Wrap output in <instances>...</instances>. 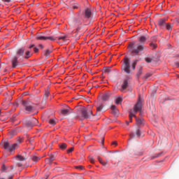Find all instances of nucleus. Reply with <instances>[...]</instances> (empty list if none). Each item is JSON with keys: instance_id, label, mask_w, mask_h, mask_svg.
Instances as JSON below:
<instances>
[{"instance_id": "nucleus-21", "label": "nucleus", "mask_w": 179, "mask_h": 179, "mask_svg": "<svg viewBox=\"0 0 179 179\" xmlns=\"http://www.w3.org/2000/svg\"><path fill=\"white\" fill-rule=\"evenodd\" d=\"M66 143H62L59 144V148L61 149V150H65L66 149Z\"/></svg>"}, {"instance_id": "nucleus-32", "label": "nucleus", "mask_w": 179, "mask_h": 179, "mask_svg": "<svg viewBox=\"0 0 179 179\" xmlns=\"http://www.w3.org/2000/svg\"><path fill=\"white\" fill-rule=\"evenodd\" d=\"M122 101V98L121 97H118L115 99V104H120V103H121Z\"/></svg>"}, {"instance_id": "nucleus-38", "label": "nucleus", "mask_w": 179, "mask_h": 179, "mask_svg": "<svg viewBox=\"0 0 179 179\" xmlns=\"http://www.w3.org/2000/svg\"><path fill=\"white\" fill-rule=\"evenodd\" d=\"M49 123L51 125H55V124H56L55 120L54 119H50V121H49Z\"/></svg>"}, {"instance_id": "nucleus-19", "label": "nucleus", "mask_w": 179, "mask_h": 179, "mask_svg": "<svg viewBox=\"0 0 179 179\" xmlns=\"http://www.w3.org/2000/svg\"><path fill=\"white\" fill-rule=\"evenodd\" d=\"M109 99H110V93H106L102 96V100H103V101H108Z\"/></svg>"}, {"instance_id": "nucleus-5", "label": "nucleus", "mask_w": 179, "mask_h": 179, "mask_svg": "<svg viewBox=\"0 0 179 179\" xmlns=\"http://www.w3.org/2000/svg\"><path fill=\"white\" fill-rule=\"evenodd\" d=\"M121 69L123 72L127 73V75L131 73V62L127 57H124L123 59V63L122 64Z\"/></svg>"}, {"instance_id": "nucleus-23", "label": "nucleus", "mask_w": 179, "mask_h": 179, "mask_svg": "<svg viewBox=\"0 0 179 179\" xmlns=\"http://www.w3.org/2000/svg\"><path fill=\"white\" fill-rule=\"evenodd\" d=\"M136 136H137V138H141V136H142V131H141V129H136Z\"/></svg>"}, {"instance_id": "nucleus-50", "label": "nucleus", "mask_w": 179, "mask_h": 179, "mask_svg": "<svg viewBox=\"0 0 179 179\" xmlns=\"http://www.w3.org/2000/svg\"><path fill=\"white\" fill-rule=\"evenodd\" d=\"M45 162H46V163H52V162H51V160L49 159V158H48V159H45Z\"/></svg>"}, {"instance_id": "nucleus-20", "label": "nucleus", "mask_w": 179, "mask_h": 179, "mask_svg": "<svg viewBox=\"0 0 179 179\" xmlns=\"http://www.w3.org/2000/svg\"><path fill=\"white\" fill-rule=\"evenodd\" d=\"M81 24H82V22H80V19H79V18L74 19V20H73L74 26H79Z\"/></svg>"}, {"instance_id": "nucleus-53", "label": "nucleus", "mask_w": 179, "mask_h": 179, "mask_svg": "<svg viewBox=\"0 0 179 179\" xmlns=\"http://www.w3.org/2000/svg\"><path fill=\"white\" fill-rule=\"evenodd\" d=\"M34 47H35V45H34V44L30 45H29V49H31V48H34Z\"/></svg>"}, {"instance_id": "nucleus-59", "label": "nucleus", "mask_w": 179, "mask_h": 179, "mask_svg": "<svg viewBox=\"0 0 179 179\" xmlns=\"http://www.w3.org/2000/svg\"><path fill=\"white\" fill-rule=\"evenodd\" d=\"M10 169H11V170H13V169H15V167L13 166H11Z\"/></svg>"}, {"instance_id": "nucleus-60", "label": "nucleus", "mask_w": 179, "mask_h": 179, "mask_svg": "<svg viewBox=\"0 0 179 179\" xmlns=\"http://www.w3.org/2000/svg\"><path fill=\"white\" fill-rule=\"evenodd\" d=\"M127 125H129V122H126Z\"/></svg>"}, {"instance_id": "nucleus-3", "label": "nucleus", "mask_w": 179, "mask_h": 179, "mask_svg": "<svg viewBox=\"0 0 179 179\" xmlns=\"http://www.w3.org/2000/svg\"><path fill=\"white\" fill-rule=\"evenodd\" d=\"M68 38L66 36H36V40H42L45 41L47 40H50V41H55V40H62L65 41Z\"/></svg>"}, {"instance_id": "nucleus-47", "label": "nucleus", "mask_w": 179, "mask_h": 179, "mask_svg": "<svg viewBox=\"0 0 179 179\" xmlns=\"http://www.w3.org/2000/svg\"><path fill=\"white\" fill-rule=\"evenodd\" d=\"M49 159L50 160V162H54V155H50Z\"/></svg>"}, {"instance_id": "nucleus-42", "label": "nucleus", "mask_w": 179, "mask_h": 179, "mask_svg": "<svg viewBox=\"0 0 179 179\" xmlns=\"http://www.w3.org/2000/svg\"><path fill=\"white\" fill-rule=\"evenodd\" d=\"M42 104H47V98H43V99Z\"/></svg>"}, {"instance_id": "nucleus-2", "label": "nucleus", "mask_w": 179, "mask_h": 179, "mask_svg": "<svg viewBox=\"0 0 179 179\" xmlns=\"http://www.w3.org/2000/svg\"><path fill=\"white\" fill-rule=\"evenodd\" d=\"M129 48H130L133 54H139L145 50V45L141 43H135V42H131L129 45Z\"/></svg>"}, {"instance_id": "nucleus-6", "label": "nucleus", "mask_w": 179, "mask_h": 179, "mask_svg": "<svg viewBox=\"0 0 179 179\" xmlns=\"http://www.w3.org/2000/svg\"><path fill=\"white\" fill-rule=\"evenodd\" d=\"M80 111L83 120H87V118H90L93 115V112L87 109V108H80Z\"/></svg>"}, {"instance_id": "nucleus-63", "label": "nucleus", "mask_w": 179, "mask_h": 179, "mask_svg": "<svg viewBox=\"0 0 179 179\" xmlns=\"http://www.w3.org/2000/svg\"><path fill=\"white\" fill-rule=\"evenodd\" d=\"M0 115H1V109H0Z\"/></svg>"}, {"instance_id": "nucleus-61", "label": "nucleus", "mask_w": 179, "mask_h": 179, "mask_svg": "<svg viewBox=\"0 0 179 179\" xmlns=\"http://www.w3.org/2000/svg\"><path fill=\"white\" fill-rule=\"evenodd\" d=\"M0 179H5V178H3V177H0Z\"/></svg>"}, {"instance_id": "nucleus-13", "label": "nucleus", "mask_w": 179, "mask_h": 179, "mask_svg": "<svg viewBox=\"0 0 179 179\" xmlns=\"http://www.w3.org/2000/svg\"><path fill=\"white\" fill-rule=\"evenodd\" d=\"M31 55H33V52H31V50H26L24 55V59H29V58H30Z\"/></svg>"}, {"instance_id": "nucleus-49", "label": "nucleus", "mask_w": 179, "mask_h": 179, "mask_svg": "<svg viewBox=\"0 0 179 179\" xmlns=\"http://www.w3.org/2000/svg\"><path fill=\"white\" fill-rule=\"evenodd\" d=\"M76 169H80V170H83V166H76Z\"/></svg>"}, {"instance_id": "nucleus-1", "label": "nucleus", "mask_w": 179, "mask_h": 179, "mask_svg": "<svg viewBox=\"0 0 179 179\" xmlns=\"http://www.w3.org/2000/svg\"><path fill=\"white\" fill-rule=\"evenodd\" d=\"M22 142H23V138L18 137L17 140V143L10 145V143L8 141H4L3 142V148L7 150H8V152H10V153H12V152H13V150H15V149H16V148H18L19 145L18 144L22 143Z\"/></svg>"}, {"instance_id": "nucleus-36", "label": "nucleus", "mask_w": 179, "mask_h": 179, "mask_svg": "<svg viewBox=\"0 0 179 179\" xmlns=\"http://www.w3.org/2000/svg\"><path fill=\"white\" fill-rule=\"evenodd\" d=\"M48 96H50V92L45 91L43 98L48 99Z\"/></svg>"}, {"instance_id": "nucleus-43", "label": "nucleus", "mask_w": 179, "mask_h": 179, "mask_svg": "<svg viewBox=\"0 0 179 179\" xmlns=\"http://www.w3.org/2000/svg\"><path fill=\"white\" fill-rule=\"evenodd\" d=\"M129 136H130V139H134V138H135V134L131 133L129 134Z\"/></svg>"}, {"instance_id": "nucleus-46", "label": "nucleus", "mask_w": 179, "mask_h": 179, "mask_svg": "<svg viewBox=\"0 0 179 179\" xmlns=\"http://www.w3.org/2000/svg\"><path fill=\"white\" fill-rule=\"evenodd\" d=\"M89 160L90 162V163H92V164L94 163V159L93 157H90Z\"/></svg>"}, {"instance_id": "nucleus-28", "label": "nucleus", "mask_w": 179, "mask_h": 179, "mask_svg": "<svg viewBox=\"0 0 179 179\" xmlns=\"http://www.w3.org/2000/svg\"><path fill=\"white\" fill-rule=\"evenodd\" d=\"M136 64H138V60H135L131 64L133 71H135V68H136Z\"/></svg>"}, {"instance_id": "nucleus-22", "label": "nucleus", "mask_w": 179, "mask_h": 179, "mask_svg": "<svg viewBox=\"0 0 179 179\" xmlns=\"http://www.w3.org/2000/svg\"><path fill=\"white\" fill-rule=\"evenodd\" d=\"M146 40H148V37L143 36L138 38V41H140V43H145Z\"/></svg>"}, {"instance_id": "nucleus-56", "label": "nucleus", "mask_w": 179, "mask_h": 179, "mask_svg": "<svg viewBox=\"0 0 179 179\" xmlns=\"http://www.w3.org/2000/svg\"><path fill=\"white\" fill-rule=\"evenodd\" d=\"M39 47H40V48H41V49L44 48V45H43L42 44H39Z\"/></svg>"}, {"instance_id": "nucleus-9", "label": "nucleus", "mask_w": 179, "mask_h": 179, "mask_svg": "<svg viewBox=\"0 0 179 179\" xmlns=\"http://www.w3.org/2000/svg\"><path fill=\"white\" fill-rule=\"evenodd\" d=\"M19 57L13 56L11 59L12 68H16L19 65Z\"/></svg>"}, {"instance_id": "nucleus-54", "label": "nucleus", "mask_w": 179, "mask_h": 179, "mask_svg": "<svg viewBox=\"0 0 179 179\" xmlns=\"http://www.w3.org/2000/svg\"><path fill=\"white\" fill-rule=\"evenodd\" d=\"M112 145H114L115 146H117V141H113L112 143Z\"/></svg>"}, {"instance_id": "nucleus-55", "label": "nucleus", "mask_w": 179, "mask_h": 179, "mask_svg": "<svg viewBox=\"0 0 179 179\" xmlns=\"http://www.w3.org/2000/svg\"><path fill=\"white\" fill-rule=\"evenodd\" d=\"M8 179H13V176L10 175L8 178Z\"/></svg>"}, {"instance_id": "nucleus-41", "label": "nucleus", "mask_w": 179, "mask_h": 179, "mask_svg": "<svg viewBox=\"0 0 179 179\" xmlns=\"http://www.w3.org/2000/svg\"><path fill=\"white\" fill-rule=\"evenodd\" d=\"M6 170V166H5V164H2L1 172L3 173Z\"/></svg>"}, {"instance_id": "nucleus-10", "label": "nucleus", "mask_w": 179, "mask_h": 179, "mask_svg": "<svg viewBox=\"0 0 179 179\" xmlns=\"http://www.w3.org/2000/svg\"><path fill=\"white\" fill-rule=\"evenodd\" d=\"M28 157H27V155L18 154L15 157H14V159H15V160H17V162H24L27 160Z\"/></svg>"}, {"instance_id": "nucleus-8", "label": "nucleus", "mask_w": 179, "mask_h": 179, "mask_svg": "<svg viewBox=\"0 0 179 179\" xmlns=\"http://www.w3.org/2000/svg\"><path fill=\"white\" fill-rule=\"evenodd\" d=\"M38 124V120L34 117L26 122V125L27 128H29L30 129H31L33 127H36V125H37Z\"/></svg>"}, {"instance_id": "nucleus-44", "label": "nucleus", "mask_w": 179, "mask_h": 179, "mask_svg": "<svg viewBox=\"0 0 179 179\" xmlns=\"http://www.w3.org/2000/svg\"><path fill=\"white\" fill-rule=\"evenodd\" d=\"M73 148H71L69 150H67V153H71V152H73Z\"/></svg>"}, {"instance_id": "nucleus-16", "label": "nucleus", "mask_w": 179, "mask_h": 179, "mask_svg": "<svg viewBox=\"0 0 179 179\" xmlns=\"http://www.w3.org/2000/svg\"><path fill=\"white\" fill-rule=\"evenodd\" d=\"M142 71H143L142 66L138 67V71L136 75V77L137 79H139V78H141V75H142Z\"/></svg>"}, {"instance_id": "nucleus-37", "label": "nucleus", "mask_w": 179, "mask_h": 179, "mask_svg": "<svg viewBox=\"0 0 179 179\" xmlns=\"http://www.w3.org/2000/svg\"><path fill=\"white\" fill-rule=\"evenodd\" d=\"M103 71L106 73H110V72H111V70L110 69V67L105 68Z\"/></svg>"}, {"instance_id": "nucleus-33", "label": "nucleus", "mask_w": 179, "mask_h": 179, "mask_svg": "<svg viewBox=\"0 0 179 179\" xmlns=\"http://www.w3.org/2000/svg\"><path fill=\"white\" fill-rule=\"evenodd\" d=\"M73 9H78L79 8V4L78 3H75L72 4Z\"/></svg>"}, {"instance_id": "nucleus-40", "label": "nucleus", "mask_w": 179, "mask_h": 179, "mask_svg": "<svg viewBox=\"0 0 179 179\" xmlns=\"http://www.w3.org/2000/svg\"><path fill=\"white\" fill-rule=\"evenodd\" d=\"M29 142L30 145H33V142H34V138H31L27 140Z\"/></svg>"}, {"instance_id": "nucleus-17", "label": "nucleus", "mask_w": 179, "mask_h": 179, "mask_svg": "<svg viewBox=\"0 0 179 179\" xmlns=\"http://www.w3.org/2000/svg\"><path fill=\"white\" fill-rule=\"evenodd\" d=\"M103 104H100L99 106L96 107V113L94 115H100V112L101 111V110H103Z\"/></svg>"}, {"instance_id": "nucleus-51", "label": "nucleus", "mask_w": 179, "mask_h": 179, "mask_svg": "<svg viewBox=\"0 0 179 179\" xmlns=\"http://www.w3.org/2000/svg\"><path fill=\"white\" fill-rule=\"evenodd\" d=\"M10 134L11 135H16V131H11Z\"/></svg>"}, {"instance_id": "nucleus-30", "label": "nucleus", "mask_w": 179, "mask_h": 179, "mask_svg": "<svg viewBox=\"0 0 179 179\" xmlns=\"http://www.w3.org/2000/svg\"><path fill=\"white\" fill-rule=\"evenodd\" d=\"M98 160H99V163H101V164L102 166H107V162H104L103 161V159H101V158L98 157Z\"/></svg>"}, {"instance_id": "nucleus-31", "label": "nucleus", "mask_w": 179, "mask_h": 179, "mask_svg": "<svg viewBox=\"0 0 179 179\" xmlns=\"http://www.w3.org/2000/svg\"><path fill=\"white\" fill-rule=\"evenodd\" d=\"M165 27L166 28L167 30H173V25L170 24H166L165 25Z\"/></svg>"}, {"instance_id": "nucleus-34", "label": "nucleus", "mask_w": 179, "mask_h": 179, "mask_svg": "<svg viewBox=\"0 0 179 179\" xmlns=\"http://www.w3.org/2000/svg\"><path fill=\"white\" fill-rule=\"evenodd\" d=\"M145 61L147 62L148 64H150V62L153 61V59H152L151 57H145Z\"/></svg>"}, {"instance_id": "nucleus-7", "label": "nucleus", "mask_w": 179, "mask_h": 179, "mask_svg": "<svg viewBox=\"0 0 179 179\" xmlns=\"http://www.w3.org/2000/svg\"><path fill=\"white\" fill-rule=\"evenodd\" d=\"M33 103L29 101H22V106L25 110V111H28V113H31V111H34V107H33Z\"/></svg>"}, {"instance_id": "nucleus-58", "label": "nucleus", "mask_w": 179, "mask_h": 179, "mask_svg": "<svg viewBox=\"0 0 179 179\" xmlns=\"http://www.w3.org/2000/svg\"><path fill=\"white\" fill-rule=\"evenodd\" d=\"M176 22H177L178 23H179V17L176 18Z\"/></svg>"}, {"instance_id": "nucleus-4", "label": "nucleus", "mask_w": 179, "mask_h": 179, "mask_svg": "<svg viewBox=\"0 0 179 179\" xmlns=\"http://www.w3.org/2000/svg\"><path fill=\"white\" fill-rule=\"evenodd\" d=\"M141 110H142V100H141V97H139L138 102L134 107V113H130V114H129V122H132V117H134L135 118H136V116L135 115V114H136V113H138V111L141 112Z\"/></svg>"}, {"instance_id": "nucleus-27", "label": "nucleus", "mask_w": 179, "mask_h": 179, "mask_svg": "<svg viewBox=\"0 0 179 179\" xmlns=\"http://www.w3.org/2000/svg\"><path fill=\"white\" fill-rule=\"evenodd\" d=\"M112 111H114L115 114H118V109H117V107L115 106H111Z\"/></svg>"}, {"instance_id": "nucleus-57", "label": "nucleus", "mask_w": 179, "mask_h": 179, "mask_svg": "<svg viewBox=\"0 0 179 179\" xmlns=\"http://www.w3.org/2000/svg\"><path fill=\"white\" fill-rule=\"evenodd\" d=\"M101 143H102V145H104V138H102V139H101Z\"/></svg>"}, {"instance_id": "nucleus-11", "label": "nucleus", "mask_w": 179, "mask_h": 179, "mask_svg": "<svg viewBox=\"0 0 179 179\" xmlns=\"http://www.w3.org/2000/svg\"><path fill=\"white\" fill-rule=\"evenodd\" d=\"M23 55H24V48H20L16 51L15 57L20 58V57H23Z\"/></svg>"}, {"instance_id": "nucleus-15", "label": "nucleus", "mask_w": 179, "mask_h": 179, "mask_svg": "<svg viewBox=\"0 0 179 179\" xmlns=\"http://www.w3.org/2000/svg\"><path fill=\"white\" fill-rule=\"evenodd\" d=\"M158 24L160 27H166V19L163 18L158 21Z\"/></svg>"}, {"instance_id": "nucleus-52", "label": "nucleus", "mask_w": 179, "mask_h": 179, "mask_svg": "<svg viewBox=\"0 0 179 179\" xmlns=\"http://www.w3.org/2000/svg\"><path fill=\"white\" fill-rule=\"evenodd\" d=\"M12 0H3V2H6L7 3H9V2H11Z\"/></svg>"}, {"instance_id": "nucleus-12", "label": "nucleus", "mask_w": 179, "mask_h": 179, "mask_svg": "<svg viewBox=\"0 0 179 179\" xmlns=\"http://www.w3.org/2000/svg\"><path fill=\"white\" fill-rule=\"evenodd\" d=\"M85 17L86 19H90L92 17V10L90 8H86L85 10Z\"/></svg>"}, {"instance_id": "nucleus-26", "label": "nucleus", "mask_w": 179, "mask_h": 179, "mask_svg": "<svg viewBox=\"0 0 179 179\" xmlns=\"http://www.w3.org/2000/svg\"><path fill=\"white\" fill-rule=\"evenodd\" d=\"M40 159H41V157H37V156L32 157V160H33V162H35V163H37V162H38V160H40Z\"/></svg>"}, {"instance_id": "nucleus-24", "label": "nucleus", "mask_w": 179, "mask_h": 179, "mask_svg": "<svg viewBox=\"0 0 179 179\" xmlns=\"http://www.w3.org/2000/svg\"><path fill=\"white\" fill-rule=\"evenodd\" d=\"M61 113L62 114V115H67V114H69V109H62L61 110Z\"/></svg>"}, {"instance_id": "nucleus-29", "label": "nucleus", "mask_w": 179, "mask_h": 179, "mask_svg": "<svg viewBox=\"0 0 179 179\" xmlns=\"http://www.w3.org/2000/svg\"><path fill=\"white\" fill-rule=\"evenodd\" d=\"M150 46L151 47V48H152V50H155V48H157V44L155 43H150Z\"/></svg>"}, {"instance_id": "nucleus-35", "label": "nucleus", "mask_w": 179, "mask_h": 179, "mask_svg": "<svg viewBox=\"0 0 179 179\" xmlns=\"http://www.w3.org/2000/svg\"><path fill=\"white\" fill-rule=\"evenodd\" d=\"M51 53V50H46L45 52V57H50V54Z\"/></svg>"}, {"instance_id": "nucleus-48", "label": "nucleus", "mask_w": 179, "mask_h": 179, "mask_svg": "<svg viewBox=\"0 0 179 179\" xmlns=\"http://www.w3.org/2000/svg\"><path fill=\"white\" fill-rule=\"evenodd\" d=\"M34 52L35 53H37V52H38V48H34Z\"/></svg>"}, {"instance_id": "nucleus-14", "label": "nucleus", "mask_w": 179, "mask_h": 179, "mask_svg": "<svg viewBox=\"0 0 179 179\" xmlns=\"http://www.w3.org/2000/svg\"><path fill=\"white\" fill-rule=\"evenodd\" d=\"M10 100H12V97H6L4 99L3 102L2 103V106H8V104H10V103H9V101H10Z\"/></svg>"}, {"instance_id": "nucleus-39", "label": "nucleus", "mask_w": 179, "mask_h": 179, "mask_svg": "<svg viewBox=\"0 0 179 179\" xmlns=\"http://www.w3.org/2000/svg\"><path fill=\"white\" fill-rule=\"evenodd\" d=\"M150 76H152V73H148L145 74L144 78H145V79H148V78H150Z\"/></svg>"}, {"instance_id": "nucleus-18", "label": "nucleus", "mask_w": 179, "mask_h": 179, "mask_svg": "<svg viewBox=\"0 0 179 179\" xmlns=\"http://www.w3.org/2000/svg\"><path fill=\"white\" fill-rule=\"evenodd\" d=\"M127 87H128V80H124L123 84L122 85V92H124Z\"/></svg>"}, {"instance_id": "nucleus-62", "label": "nucleus", "mask_w": 179, "mask_h": 179, "mask_svg": "<svg viewBox=\"0 0 179 179\" xmlns=\"http://www.w3.org/2000/svg\"><path fill=\"white\" fill-rule=\"evenodd\" d=\"M177 66L179 68V63L177 64Z\"/></svg>"}, {"instance_id": "nucleus-25", "label": "nucleus", "mask_w": 179, "mask_h": 179, "mask_svg": "<svg viewBox=\"0 0 179 179\" xmlns=\"http://www.w3.org/2000/svg\"><path fill=\"white\" fill-rule=\"evenodd\" d=\"M136 122L137 125H142V124H143V119H138V117H136Z\"/></svg>"}, {"instance_id": "nucleus-45", "label": "nucleus", "mask_w": 179, "mask_h": 179, "mask_svg": "<svg viewBox=\"0 0 179 179\" xmlns=\"http://www.w3.org/2000/svg\"><path fill=\"white\" fill-rule=\"evenodd\" d=\"M17 167H23V164H22V162H17Z\"/></svg>"}]
</instances>
